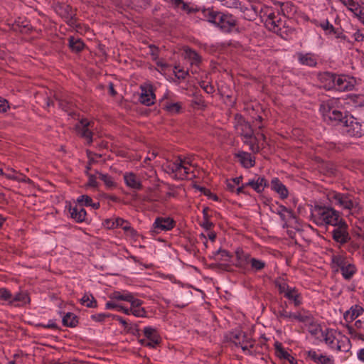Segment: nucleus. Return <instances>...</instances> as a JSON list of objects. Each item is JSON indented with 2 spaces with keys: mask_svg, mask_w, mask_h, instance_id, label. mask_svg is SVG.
Here are the masks:
<instances>
[{
  "mask_svg": "<svg viewBox=\"0 0 364 364\" xmlns=\"http://www.w3.org/2000/svg\"><path fill=\"white\" fill-rule=\"evenodd\" d=\"M201 14L204 21L214 25L223 33H230L237 24L232 14L217 11L213 8H203Z\"/></svg>",
  "mask_w": 364,
  "mask_h": 364,
  "instance_id": "1",
  "label": "nucleus"
},
{
  "mask_svg": "<svg viewBox=\"0 0 364 364\" xmlns=\"http://www.w3.org/2000/svg\"><path fill=\"white\" fill-rule=\"evenodd\" d=\"M311 220L318 226L335 225L342 219L338 211L333 208L315 205L311 210Z\"/></svg>",
  "mask_w": 364,
  "mask_h": 364,
  "instance_id": "2",
  "label": "nucleus"
},
{
  "mask_svg": "<svg viewBox=\"0 0 364 364\" xmlns=\"http://www.w3.org/2000/svg\"><path fill=\"white\" fill-rule=\"evenodd\" d=\"M328 198L331 203L348 210L351 214L358 213L360 209L357 198L351 194L332 191L328 193Z\"/></svg>",
  "mask_w": 364,
  "mask_h": 364,
  "instance_id": "3",
  "label": "nucleus"
},
{
  "mask_svg": "<svg viewBox=\"0 0 364 364\" xmlns=\"http://www.w3.org/2000/svg\"><path fill=\"white\" fill-rule=\"evenodd\" d=\"M333 100H329L321 105L320 110L323 120L331 125H343L348 116L333 107Z\"/></svg>",
  "mask_w": 364,
  "mask_h": 364,
  "instance_id": "4",
  "label": "nucleus"
},
{
  "mask_svg": "<svg viewBox=\"0 0 364 364\" xmlns=\"http://www.w3.org/2000/svg\"><path fill=\"white\" fill-rule=\"evenodd\" d=\"M0 300L7 301L9 305L20 306L30 303V297L27 292L20 291L12 295L6 288H0Z\"/></svg>",
  "mask_w": 364,
  "mask_h": 364,
  "instance_id": "5",
  "label": "nucleus"
},
{
  "mask_svg": "<svg viewBox=\"0 0 364 364\" xmlns=\"http://www.w3.org/2000/svg\"><path fill=\"white\" fill-rule=\"evenodd\" d=\"M334 228L331 232L334 241L341 245H345L350 241V236L348 232V225L342 218L337 225H333Z\"/></svg>",
  "mask_w": 364,
  "mask_h": 364,
  "instance_id": "6",
  "label": "nucleus"
},
{
  "mask_svg": "<svg viewBox=\"0 0 364 364\" xmlns=\"http://www.w3.org/2000/svg\"><path fill=\"white\" fill-rule=\"evenodd\" d=\"M332 262L340 268L341 274L345 279H350L356 272L355 266L352 263H349L343 256H333Z\"/></svg>",
  "mask_w": 364,
  "mask_h": 364,
  "instance_id": "7",
  "label": "nucleus"
},
{
  "mask_svg": "<svg viewBox=\"0 0 364 364\" xmlns=\"http://www.w3.org/2000/svg\"><path fill=\"white\" fill-rule=\"evenodd\" d=\"M186 160H182L180 158L165 166V171L172 175L176 180L186 179Z\"/></svg>",
  "mask_w": 364,
  "mask_h": 364,
  "instance_id": "8",
  "label": "nucleus"
},
{
  "mask_svg": "<svg viewBox=\"0 0 364 364\" xmlns=\"http://www.w3.org/2000/svg\"><path fill=\"white\" fill-rule=\"evenodd\" d=\"M343 126L346 128L345 132L350 136L360 137L364 134V124L353 116L346 117Z\"/></svg>",
  "mask_w": 364,
  "mask_h": 364,
  "instance_id": "9",
  "label": "nucleus"
},
{
  "mask_svg": "<svg viewBox=\"0 0 364 364\" xmlns=\"http://www.w3.org/2000/svg\"><path fill=\"white\" fill-rule=\"evenodd\" d=\"M234 127L238 134L250 139L253 136L252 126L240 114H236L234 118Z\"/></svg>",
  "mask_w": 364,
  "mask_h": 364,
  "instance_id": "10",
  "label": "nucleus"
},
{
  "mask_svg": "<svg viewBox=\"0 0 364 364\" xmlns=\"http://www.w3.org/2000/svg\"><path fill=\"white\" fill-rule=\"evenodd\" d=\"M175 221L170 217H158L154 222L150 232L152 235H157L162 231H168L175 226Z\"/></svg>",
  "mask_w": 364,
  "mask_h": 364,
  "instance_id": "11",
  "label": "nucleus"
},
{
  "mask_svg": "<svg viewBox=\"0 0 364 364\" xmlns=\"http://www.w3.org/2000/svg\"><path fill=\"white\" fill-rule=\"evenodd\" d=\"M93 127V122L88 121L87 119H82L75 126L77 134L87 140L90 145L92 142V132L90 128Z\"/></svg>",
  "mask_w": 364,
  "mask_h": 364,
  "instance_id": "12",
  "label": "nucleus"
},
{
  "mask_svg": "<svg viewBox=\"0 0 364 364\" xmlns=\"http://www.w3.org/2000/svg\"><path fill=\"white\" fill-rule=\"evenodd\" d=\"M105 225L109 229L120 227L124 231L129 232L132 235H136V230L130 226L129 223L121 218H117L115 219H107L105 220Z\"/></svg>",
  "mask_w": 364,
  "mask_h": 364,
  "instance_id": "13",
  "label": "nucleus"
},
{
  "mask_svg": "<svg viewBox=\"0 0 364 364\" xmlns=\"http://www.w3.org/2000/svg\"><path fill=\"white\" fill-rule=\"evenodd\" d=\"M354 87V80L345 75H337L334 90L345 92L352 90Z\"/></svg>",
  "mask_w": 364,
  "mask_h": 364,
  "instance_id": "14",
  "label": "nucleus"
},
{
  "mask_svg": "<svg viewBox=\"0 0 364 364\" xmlns=\"http://www.w3.org/2000/svg\"><path fill=\"white\" fill-rule=\"evenodd\" d=\"M141 93L139 101L146 106H151L154 103L155 95L151 86H141Z\"/></svg>",
  "mask_w": 364,
  "mask_h": 364,
  "instance_id": "15",
  "label": "nucleus"
},
{
  "mask_svg": "<svg viewBox=\"0 0 364 364\" xmlns=\"http://www.w3.org/2000/svg\"><path fill=\"white\" fill-rule=\"evenodd\" d=\"M245 186H250L257 193H260L264 191V188L269 186V183L264 177L257 176L252 180H250L247 183H245Z\"/></svg>",
  "mask_w": 364,
  "mask_h": 364,
  "instance_id": "16",
  "label": "nucleus"
},
{
  "mask_svg": "<svg viewBox=\"0 0 364 364\" xmlns=\"http://www.w3.org/2000/svg\"><path fill=\"white\" fill-rule=\"evenodd\" d=\"M235 157L238 159L242 166L246 168L253 167L255 164V158L248 152L238 151L235 154Z\"/></svg>",
  "mask_w": 364,
  "mask_h": 364,
  "instance_id": "17",
  "label": "nucleus"
},
{
  "mask_svg": "<svg viewBox=\"0 0 364 364\" xmlns=\"http://www.w3.org/2000/svg\"><path fill=\"white\" fill-rule=\"evenodd\" d=\"M271 188L277 193L282 199H285L289 196L287 187L278 178H274L271 181Z\"/></svg>",
  "mask_w": 364,
  "mask_h": 364,
  "instance_id": "18",
  "label": "nucleus"
},
{
  "mask_svg": "<svg viewBox=\"0 0 364 364\" xmlns=\"http://www.w3.org/2000/svg\"><path fill=\"white\" fill-rule=\"evenodd\" d=\"M322 336L325 343L331 348L341 350V346L338 344L339 342L336 343V336L333 330L326 329L322 331Z\"/></svg>",
  "mask_w": 364,
  "mask_h": 364,
  "instance_id": "19",
  "label": "nucleus"
},
{
  "mask_svg": "<svg viewBox=\"0 0 364 364\" xmlns=\"http://www.w3.org/2000/svg\"><path fill=\"white\" fill-rule=\"evenodd\" d=\"M364 309L360 305H353L346 311L343 315L345 321L348 323L352 322L360 315L363 314Z\"/></svg>",
  "mask_w": 364,
  "mask_h": 364,
  "instance_id": "20",
  "label": "nucleus"
},
{
  "mask_svg": "<svg viewBox=\"0 0 364 364\" xmlns=\"http://www.w3.org/2000/svg\"><path fill=\"white\" fill-rule=\"evenodd\" d=\"M125 184L133 189L141 190L142 184L137 176L132 172L125 173L124 175Z\"/></svg>",
  "mask_w": 364,
  "mask_h": 364,
  "instance_id": "21",
  "label": "nucleus"
},
{
  "mask_svg": "<svg viewBox=\"0 0 364 364\" xmlns=\"http://www.w3.org/2000/svg\"><path fill=\"white\" fill-rule=\"evenodd\" d=\"M70 216L77 223L84 222L86 219L87 213L83 207L76 205L70 208Z\"/></svg>",
  "mask_w": 364,
  "mask_h": 364,
  "instance_id": "22",
  "label": "nucleus"
},
{
  "mask_svg": "<svg viewBox=\"0 0 364 364\" xmlns=\"http://www.w3.org/2000/svg\"><path fill=\"white\" fill-rule=\"evenodd\" d=\"M235 255L237 258V262L235 265L240 268H245V267L250 264L251 256L248 253H245L242 250L237 249L235 251Z\"/></svg>",
  "mask_w": 364,
  "mask_h": 364,
  "instance_id": "23",
  "label": "nucleus"
},
{
  "mask_svg": "<svg viewBox=\"0 0 364 364\" xmlns=\"http://www.w3.org/2000/svg\"><path fill=\"white\" fill-rule=\"evenodd\" d=\"M299 62L304 65L314 67L317 64V60L314 55L311 53H301L297 54Z\"/></svg>",
  "mask_w": 364,
  "mask_h": 364,
  "instance_id": "24",
  "label": "nucleus"
},
{
  "mask_svg": "<svg viewBox=\"0 0 364 364\" xmlns=\"http://www.w3.org/2000/svg\"><path fill=\"white\" fill-rule=\"evenodd\" d=\"M284 296L288 300L292 301L295 306H299L302 303L301 294L295 287H291Z\"/></svg>",
  "mask_w": 364,
  "mask_h": 364,
  "instance_id": "25",
  "label": "nucleus"
},
{
  "mask_svg": "<svg viewBox=\"0 0 364 364\" xmlns=\"http://www.w3.org/2000/svg\"><path fill=\"white\" fill-rule=\"evenodd\" d=\"M306 353L308 357L316 363L332 364V360L330 358L322 354L318 355L317 353L314 350H310Z\"/></svg>",
  "mask_w": 364,
  "mask_h": 364,
  "instance_id": "26",
  "label": "nucleus"
},
{
  "mask_svg": "<svg viewBox=\"0 0 364 364\" xmlns=\"http://www.w3.org/2000/svg\"><path fill=\"white\" fill-rule=\"evenodd\" d=\"M337 75L331 73H324L321 75V79L325 83L324 86L328 90H334Z\"/></svg>",
  "mask_w": 364,
  "mask_h": 364,
  "instance_id": "27",
  "label": "nucleus"
},
{
  "mask_svg": "<svg viewBox=\"0 0 364 364\" xmlns=\"http://www.w3.org/2000/svg\"><path fill=\"white\" fill-rule=\"evenodd\" d=\"M84 46L85 44L80 38L73 36L69 38V47L72 51L79 53L83 50Z\"/></svg>",
  "mask_w": 364,
  "mask_h": 364,
  "instance_id": "28",
  "label": "nucleus"
},
{
  "mask_svg": "<svg viewBox=\"0 0 364 364\" xmlns=\"http://www.w3.org/2000/svg\"><path fill=\"white\" fill-rule=\"evenodd\" d=\"M63 324L68 327H75L78 323L77 317L73 314L68 312L63 318Z\"/></svg>",
  "mask_w": 364,
  "mask_h": 364,
  "instance_id": "29",
  "label": "nucleus"
},
{
  "mask_svg": "<svg viewBox=\"0 0 364 364\" xmlns=\"http://www.w3.org/2000/svg\"><path fill=\"white\" fill-rule=\"evenodd\" d=\"M80 303L88 308H95L97 306V301L92 294H85L80 299Z\"/></svg>",
  "mask_w": 364,
  "mask_h": 364,
  "instance_id": "30",
  "label": "nucleus"
},
{
  "mask_svg": "<svg viewBox=\"0 0 364 364\" xmlns=\"http://www.w3.org/2000/svg\"><path fill=\"white\" fill-rule=\"evenodd\" d=\"M95 173L98 175V178L104 182L105 185L108 188H112L116 186V183L114 181L113 178L111 176L102 173L98 171H95Z\"/></svg>",
  "mask_w": 364,
  "mask_h": 364,
  "instance_id": "31",
  "label": "nucleus"
},
{
  "mask_svg": "<svg viewBox=\"0 0 364 364\" xmlns=\"http://www.w3.org/2000/svg\"><path fill=\"white\" fill-rule=\"evenodd\" d=\"M347 8L353 12L356 16L363 9L359 4L354 0H340Z\"/></svg>",
  "mask_w": 364,
  "mask_h": 364,
  "instance_id": "32",
  "label": "nucleus"
},
{
  "mask_svg": "<svg viewBox=\"0 0 364 364\" xmlns=\"http://www.w3.org/2000/svg\"><path fill=\"white\" fill-rule=\"evenodd\" d=\"M275 18H277L275 14L274 13H271L268 15V18L266 23L269 26V30L274 31V33H278L280 31V28L279 25L276 24Z\"/></svg>",
  "mask_w": 364,
  "mask_h": 364,
  "instance_id": "33",
  "label": "nucleus"
},
{
  "mask_svg": "<svg viewBox=\"0 0 364 364\" xmlns=\"http://www.w3.org/2000/svg\"><path fill=\"white\" fill-rule=\"evenodd\" d=\"M250 264L251 266V269L255 272L261 271L266 267V263L264 261L255 257L251 258Z\"/></svg>",
  "mask_w": 364,
  "mask_h": 364,
  "instance_id": "34",
  "label": "nucleus"
},
{
  "mask_svg": "<svg viewBox=\"0 0 364 364\" xmlns=\"http://www.w3.org/2000/svg\"><path fill=\"white\" fill-rule=\"evenodd\" d=\"M180 9L183 11L186 12L187 14H190L192 13L201 12L203 8L198 6H191L190 3L185 2L183 0L181 4Z\"/></svg>",
  "mask_w": 364,
  "mask_h": 364,
  "instance_id": "35",
  "label": "nucleus"
},
{
  "mask_svg": "<svg viewBox=\"0 0 364 364\" xmlns=\"http://www.w3.org/2000/svg\"><path fill=\"white\" fill-rule=\"evenodd\" d=\"M275 287L278 289L279 293L281 294L285 295L287 291L289 290V289L291 287L288 285V284L282 279H278L274 281Z\"/></svg>",
  "mask_w": 364,
  "mask_h": 364,
  "instance_id": "36",
  "label": "nucleus"
},
{
  "mask_svg": "<svg viewBox=\"0 0 364 364\" xmlns=\"http://www.w3.org/2000/svg\"><path fill=\"white\" fill-rule=\"evenodd\" d=\"M276 350L277 356L280 358L286 359L291 358L292 360H295V358L282 347L281 343H276Z\"/></svg>",
  "mask_w": 364,
  "mask_h": 364,
  "instance_id": "37",
  "label": "nucleus"
},
{
  "mask_svg": "<svg viewBox=\"0 0 364 364\" xmlns=\"http://www.w3.org/2000/svg\"><path fill=\"white\" fill-rule=\"evenodd\" d=\"M318 26L326 32V35L336 33V28L327 19L321 22Z\"/></svg>",
  "mask_w": 364,
  "mask_h": 364,
  "instance_id": "38",
  "label": "nucleus"
},
{
  "mask_svg": "<svg viewBox=\"0 0 364 364\" xmlns=\"http://www.w3.org/2000/svg\"><path fill=\"white\" fill-rule=\"evenodd\" d=\"M144 334L148 340L154 339V337L156 338H160L156 329L151 326H146L144 328Z\"/></svg>",
  "mask_w": 364,
  "mask_h": 364,
  "instance_id": "39",
  "label": "nucleus"
},
{
  "mask_svg": "<svg viewBox=\"0 0 364 364\" xmlns=\"http://www.w3.org/2000/svg\"><path fill=\"white\" fill-rule=\"evenodd\" d=\"M186 56L193 60L192 63H198L200 62V55L194 50L191 48H187L185 50Z\"/></svg>",
  "mask_w": 364,
  "mask_h": 364,
  "instance_id": "40",
  "label": "nucleus"
},
{
  "mask_svg": "<svg viewBox=\"0 0 364 364\" xmlns=\"http://www.w3.org/2000/svg\"><path fill=\"white\" fill-rule=\"evenodd\" d=\"M92 199L87 195H82L77 199V202L81 207L90 206Z\"/></svg>",
  "mask_w": 364,
  "mask_h": 364,
  "instance_id": "41",
  "label": "nucleus"
},
{
  "mask_svg": "<svg viewBox=\"0 0 364 364\" xmlns=\"http://www.w3.org/2000/svg\"><path fill=\"white\" fill-rule=\"evenodd\" d=\"M181 105L178 102L176 103H166L165 109L171 114L178 113L181 109Z\"/></svg>",
  "mask_w": 364,
  "mask_h": 364,
  "instance_id": "42",
  "label": "nucleus"
},
{
  "mask_svg": "<svg viewBox=\"0 0 364 364\" xmlns=\"http://www.w3.org/2000/svg\"><path fill=\"white\" fill-rule=\"evenodd\" d=\"M129 292H120V291H114L111 295L110 298L119 301H126L129 300Z\"/></svg>",
  "mask_w": 364,
  "mask_h": 364,
  "instance_id": "43",
  "label": "nucleus"
},
{
  "mask_svg": "<svg viewBox=\"0 0 364 364\" xmlns=\"http://www.w3.org/2000/svg\"><path fill=\"white\" fill-rule=\"evenodd\" d=\"M215 257H220L218 259H219V260H224L225 262H229L230 258L232 257L228 251H227L225 250H221V249L218 250L215 253Z\"/></svg>",
  "mask_w": 364,
  "mask_h": 364,
  "instance_id": "44",
  "label": "nucleus"
},
{
  "mask_svg": "<svg viewBox=\"0 0 364 364\" xmlns=\"http://www.w3.org/2000/svg\"><path fill=\"white\" fill-rule=\"evenodd\" d=\"M127 301L130 303V304H131L130 309L139 308L141 306V304H143V301L141 300L135 298L132 293H129V300H127Z\"/></svg>",
  "mask_w": 364,
  "mask_h": 364,
  "instance_id": "45",
  "label": "nucleus"
},
{
  "mask_svg": "<svg viewBox=\"0 0 364 364\" xmlns=\"http://www.w3.org/2000/svg\"><path fill=\"white\" fill-rule=\"evenodd\" d=\"M222 5L228 8H237L240 4L238 0H218Z\"/></svg>",
  "mask_w": 364,
  "mask_h": 364,
  "instance_id": "46",
  "label": "nucleus"
},
{
  "mask_svg": "<svg viewBox=\"0 0 364 364\" xmlns=\"http://www.w3.org/2000/svg\"><path fill=\"white\" fill-rule=\"evenodd\" d=\"M97 175L96 173L95 174H91L89 173H87V176H88V182L87 185L90 187H97L98 183L97 181Z\"/></svg>",
  "mask_w": 364,
  "mask_h": 364,
  "instance_id": "47",
  "label": "nucleus"
},
{
  "mask_svg": "<svg viewBox=\"0 0 364 364\" xmlns=\"http://www.w3.org/2000/svg\"><path fill=\"white\" fill-rule=\"evenodd\" d=\"M200 85L201 88H203V90L208 94H212L215 91L213 86L205 81H202L200 83Z\"/></svg>",
  "mask_w": 364,
  "mask_h": 364,
  "instance_id": "48",
  "label": "nucleus"
},
{
  "mask_svg": "<svg viewBox=\"0 0 364 364\" xmlns=\"http://www.w3.org/2000/svg\"><path fill=\"white\" fill-rule=\"evenodd\" d=\"M288 311L285 308H284V305H280L278 311L275 312V315L279 319H284L287 317Z\"/></svg>",
  "mask_w": 364,
  "mask_h": 364,
  "instance_id": "49",
  "label": "nucleus"
},
{
  "mask_svg": "<svg viewBox=\"0 0 364 364\" xmlns=\"http://www.w3.org/2000/svg\"><path fill=\"white\" fill-rule=\"evenodd\" d=\"M136 6L140 9H146L149 6L151 0H134Z\"/></svg>",
  "mask_w": 364,
  "mask_h": 364,
  "instance_id": "50",
  "label": "nucleus"
},
{
  "mask_svg": "<svg viewBox=\"0 0 364 364\" xmlns=\"http://www.w3.org/2000/svg\"><path fill=\"white\" fill-rule=\"evenodd\" d=\"M131 314L136 317H145L146 316V311L144 308H136V309H131Z\"/></svg>",
  "mask_w": 364,
  "mask_h": 364,
  "instance_id": "51",
  "label": "nucleus"
},
{
  "mask_svg": "<svg viewBox=\"0 0 364 364\" xmlns=\"http://www.w3.org/2000/svg\"><path fill=\"white\" fill-rule=\"evenodd\" d=\"M192 104L201 107L205 106V101L203 99L202 96L198 95L193 96V98L192 100Z\"/></svg>",
  "mask_w": 364,
  "mask_h": 364,
  "instance_id": "52",
  "label": "nucleus"
},
{
  "mask_svg": "<svg viewBox=\"0 0 364 364\" xmlns=\"http://www.w3.org/2000/svg\"><path fill=\"white\" fill-rule=\"evenodd\" d=\"M160 341V338H156L154 337V339H149L147 342L145 343V346L149 347L150 348H155L156 346L159 344Z\"/></svg>",
  "mask_w": 364,
  "mask_h": 364,
  "instance_id": "53",
  "label": "nucleus"
},
{
  "mask_svg": "<svg viewBox=\"0 0 364 364\" xmlns=\"http://www.w3.org/2000/svg\"><path fill=\"white\" fill-rule=\"evenodd\" d=\"M9 108V102L0 97V112H6Z\"/></svg>",
  "mask_w": 364,
  "mask_h": 364,
  "instance_id": "54",
  "label": "nucleus"
},
{
  "mask_svg": "<svg viewBox=\"0 0 364 364\" xmlns=\"http://www.w3.org/2000/svg\"><path fill=\"white\" fill-rule=\"evenodd\" d=\"M38 326L43 327L44 328L57 329L58 325L53 320H49L47 324L39 323Z\"/></svg>",
  "mask_w": 364,
  "mask_h": 364,
  "instance_id": "55",
  "label": "nucleus"
},
{
  "mask_svg": "<svg viewBox=\"0 0 364 364\" xmlns=\"http://www.w3.org/2000/svg\"><path fill=\"white\" fill-rule=\"evenodd\" d=\"M109 314H97L92 316V318L96 321L101 322L105 320V318L109 317Z\"/></svg>",
  "mask_w": 364,
  "mask_h": 364,
  "instance_id": "56",
  "label": "nucleus"
},
{
  "mask_svg": "<svg viewBox=\"0 0 364 364\" xmlns=\"http://www.w3.org/2000/svg\"><path fill=\"white\" fill-rule=\"evenodd\" d=\"M166 2L170 4L171 6L176 11L180 9L181 4L183 0H164Z\"/></svg>",
  "mask_w": 364,
  "mask_h": 364,
  "instance_id": "57",
  "label": "nucleus"
},
{
  "mask_svg": "<svg viewBox=\"0 0 364 364\" xmlns=\"http://www.w3.org/2000/svg\"><path fill=\"white\" fill-rule=\"evenodd\" d=\"M294 320L299 322H306L309 320V316L306 315H302L300 313H294Z\"/></svg>",
  "mask_w": 364,
  "mask_h": 364,
  "instance_id": "58",
  "label": "nucleus"
},
{
  "mask_svg": "<svg viewBox=\"0 0 364 364\" xmlns=\"http://www.w3.org/2000/svg\"><path fill=\"white\" fill-rule=\"evenodd\" d=\"M353 37L355 41L361 42L364 40V34L360 31L357 30L353 34Z\"/></svg>",
  "mask_w": 364,
  "mask_h": 364,
  "instance_id": "59",
  "label": "nucleus"
},
{
  "mask_svg": "<svg viewBox=\"0 0 364 364\" xmlns=\"http://www.w3.org/2000/svg\"><path fill=\"white\" fill-rule=\"evenodd\" d=\"M200 226L206 230H210L213 227V223L209 220V219H203Z\"/></svg>",
  "mask_w": 364,
  "mask_h": 364,
  "instance_id": "60",
  "label": "nucleus"
},
{
  "mask_svg": "<svg viewBox=\"0 0 364 364\" xmlns=\"http://www.w3.org/2000/svg\"><path fill=\"white\" fill-rule=\"evenodd\" d=\"M113 318L118 321L124 327L125 329H127L130 326L125 319L119 316H113Z\"/></svg>",
  "mask_w": 364,
  "mask_h": 364,
  "instance_id": "61",
  "label": "nucleus"
},
{
  "mask_svg": "<svg viewBox=\"0 0 364 364\" xmlns=\"http://www.w3.org/2000/svg\"><path fill=\"white\" fill-rule=\"evenodd\" d=\"M128 332L134 334V335H139V329L137 327V325L136 324H130L129 328L127 329Z\"/></svg>",
  "mask_w": 364,
  "mask_h": 364,
  "instance_id": "62",
  "label": "nucleus"
},
{
  "mask_svg": "<svg viewBox=\"0 0 364 364\" xmlns=\"http://www.w3.org/2000/svg\"><path fill=\"white\" fill-rule=\"evenodd\" d=\"M119 304L112 302V301H107L105 304V309H118Z\"/></svg>",
  "mask_w": 364,
  "mask_h": 364,
  "instance_id": "63",
  "label": "nucleus"
},
{
  "mask_svg": "<svg viewBox=\"0 0 364 364\" xmlns=\"http://www.w3.org/2000/svg\"><path fill=\"white\" fill-rule=\"evenodd\" d=\"M157 154H158L156 152H155V151L149 153V155L145 158L144 162L145 164H148L149 161L154 159L156 157Z\"/></svg>",
  "mask_w": 364,
  "mask_h": 364,
  "instance_id": "64",
  "label": "nucleus"
}]
</instances>
